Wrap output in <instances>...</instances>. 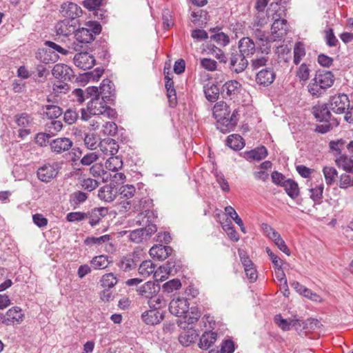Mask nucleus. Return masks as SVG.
<instances>
[{
    "mask_svg": "<svg viewBox=\"0 0 353 353\" xmlns=\"http://www.w3.org/2000/svg\"><path fill=\"white\" fill-rule=\"evenodd\" d=\"M6 319L3 321V324L6 325L20 324L24 319L21 309L17 306L9 309L6 312Z\"/></svg>",
    "mask_w": 353,
    "mask_h": 353,
    "instance_id": "17",
    "label": "nucleus"
},
{
    "mask_svg": "<svg viewBox=\"0 0 353 353\" xmlns=\"http://www.w3.org/2000/svg\"><path fill=\"white\" fill-rule=\"evenodd\" d=\"M275 77V73L272 69H262L256 75V82L260 85L268 87L274 82Z\"/></svg>",
    "mask_w": 353,
    "mask_h": 353,
    "instance_id": "19",
    "label": "nucleus"
},
{
    "mask_svg": "<svg viewBox=\"0 0 353 353\" xmlns=\"http://www.w3.org/2000/svg\"><path fill=\"white\" fill-rule=\"evenodd\" d=\"M129 238L131 241L136 243H141L146 239L141 228L132 231L130 233Z\"/></svg>",
    "mask_w": 353,
    "mask_h": 353,
    "instance_id": "58",
    "label": "nucleus"
},
{
    "mask_svg": "<svg viewBox=\"0 0 353 353\" xmlns=\"http://www.w3.org/2000/svg\"><path fill=\"white\" fill-rule=\"evenodd\" d=\"M172 252V248L170 246L156 245L152 247L150 250V255L153 259H157L159 261L166 259Z\"/></svg>",
    "mask_w": 353,
    "mask_h": 353,
    "instance_id": "23",
    "label": "nucleus"
},
{
    "mask_svg": "<svg viewBox=\"0 0 353 353\" xmlns=\"http://www.w3.org/2000/svg\"><path fill=\"white\" fill-rule=\"evenodd\" d=\"M135 192V188L132 185H123L120 188L121 197L129 199L132 197Z\"/></svg>",
    "mask_w": 353,
    "mask_h": 353,
    "instance_id": "63",
    "label": "nucleus"
},
{
    "mask_svg": "<svg viewBox=\"0 0 353 353\" xmlns=\"http://www.w3.org/2000/svg\"><path fill=\"white\" fill-rule=\"evenodd\" d=\"M259 26L256 25L255 28H252V34L255 38L259 41V48L262 54H268L270 50V46L269 44V34L262 28H257Z\"/></svg>",
    "mask_w": 353,
    "mask_h": 353,
    "instance_id": "8",
    "label": "nucleus"
},
{
    "mask_svg": "<svg viewBox=\"0 0 353 353\" xmlns=\"http://www.w3.org/2000/svg\"><path fill=\"white\" fill-rule=\"evenodd\" d=\"M181 286V283L179 279H172L163 285L164 291L170 293L174 290L179 289Z\"/></svg>",
    "mask_w": 353,
    "mask_h": 353,
    "instance_id": "60",
    "label": "nucleus"
},
{
    "mask_svg": "<svg viewBox=\"0 0 353 353\" xmlns=\"http://www.w3.org/2000/svg\"><path fill=\"white\" fill-rule=\"evenodd\" d=\"M339 167L342 168L345 171L353 173V160L347 157H341L336 161Z\"/></svg>",
    "mask_w": 353,
    "mask_h": 353,
    "instance_id": "44",
    "label": "nucleus"
},
{
    "mask_svg": "<svg viewBox=\"0 0 353 353\" xmlns=\"http://www.w3.org/2000/svg\"><path fill=\"white\" fill-rule=\"evenodd\" d=\"M63 128L61 121L53 120L46 124V128L49 133L54 134L59 132Z\"/></svg>",
    "mask_w": 353,
    "mask_h": 353,
    "instance_id": "55",
    "label": "nucleus"
},
{
    "mask_svg": "<svg viewBox=\"0 0 353 353\" xmlns=\"http://www.w3.org/2000/svg\"><path fill=\"white\" fill-rule=\"evenodd\" d=\"M15 121L19 127L23 129H29L32 125L33 119L26 113H22L15 117Z\"/></svg>",
    "mask_w": 353,
    "mask_h": 353,
    "instance_id": "37",
    "label": "nucleus"
},
{
    "mask_svg": "<svg viewBox=\"0 0 353 353\" xmlns=\"http://www.w3.org/2000/svg\"><path fill=\"white\" fill-rule=\"evenodd\" d=\"M312 113L319 121L336 119L330 112L328 104H318L312 108Z\"/></svg>",
    "mask_w": 353,
    "mask_h": 353,
    "instance_id": "24",
    "label": "nucleus"
},
{
    "mask_svg": "<svg viewBox=\"0 0 353 353\" xmlns=\"http://www.w3.org/2000/svg\"><path fill=\"white\" fill-rule=\"evenodd\" d=\"M88 88H87L85 90H83L82 89H75L72 92V94L74 95L75 100L79 102V103H82L83 101H85V99H88L90 98V99L92 97V95H90L88 94Z\"/></svg>",
    "mask_w": 353,
    "mask_h": 353,
    "instance_id": "48",
    "label": "nucleus"
},
{
    "mask_svg": "<svg viewBox=\"0 0 353 353\" xmlns=\"http://www.w3.org/2000/svg\"><path fill=\"white\" fill-rule=\"evenodd\" d=\"M156 265L154 263L150 261L147 260L143 261L139 268V274L143 277V278H147L150 274H153L154 277L157 281L159 280V278L161 276V272L160 269L158 270H155Z\"/></svg>",
    "mask_w": 353,
    "mask_h": 353,
    "instance_id": "15",
    "label": "nucleus"
},
{
    "mask_svg": "<svg viewBox=\"0 0 353 353\" xmlns=\"http://www.w3.org/2000/svg\"><path fill=\"white\" fill-rule=\"evenodd\" d=\"M105 164L107 169L116 172L123 167V161L119 156L113 155L108 158Z\"/></svg>",
    "mask_w": 353,
    "mask_h": 353,
    "instance_id": "34",
    "label": "nucleus"
},
{
    "mask_svg": "<svg viewBox=\"0 0 353 353\" xmlns=\"http://www.w3.org/2000/svg\"><path fill=\"white\" fill-rule=\"evenodd\" d=\"M217 334L213 332H205L200 339L199 347L201 349L207 350L210 348L216 341Z\"/></svg>",
    "mask_w": 353,
    "mask_h": 353,
    "instance_id": "32",
    "label": "nucleus"
},
{
    "mask_svg": "<svg viewBox=\"0 0 353 353\" xmlns=\"http://www.w3.org/2000/svg\"><path fill=\"white\" fill-rule=\"evenodd\" d=\"M239 52L246 57L253 56L257 50H259V46H256L254 41L248 37L241 38L238 42Z\"/></svg>",
    "mask_w": 353,
    "mask_h": 353,
    "instance_id": "11",
    "label": "nucleus"
},
{
    "mask_svg": "<svg viewBox=\"0 0 353 353\" xmlns=\"http://www.w3.org/2000/svg\"><path fill=\"white\" fill-rule=\"evenodd\" d=\"M226 144L230 148L239 150L243 148L244 142L243 138L239 134H231L226 140Z\"/></svg>",
    "mask_w": 353,
    "mask_h": 353,
    "instance_id": "33",
    "label": "nucleus"
},
{
    "mask_svg": "<svg viewBox=\"0 0 353 353\" xmlns=\"http://www.w3.org/2000/svg\"><path fill=\"white\" fill-rule=\"evenodd\" d=\"M339 186L341 189H346L348 187H353V178L347 174H341L339 179Z\"/></svg>",
    "mask_w": 353,
    "mask_h": 353,
    "instance_id": "57",
    "label": "nucleus"
},
{
    "mask_svg": "<svg viewBox=\"0 0 353 353\" xmlns=\"http://www.w3.org/2000/svg\"><path fill=\"white\" fill-rule=\"evenodd\" d=\"M52 74L56 79L63 81L71 80L74 77L72 70L67 65L63 63L56 64L52 68Z\"/></svg>",
    "mask_w": 353,
    "mask_h": 353,
    "instance_id": "21",
    "label": "nucleus"
},
{
    "mask_svg": "<svg viewBox=\"0 0 353 353\" xmlns=\"http://www.w3.org/2000/svg\"><path fill=\"white\" fill-rule=\"evenodd\" d=\"M283 187L288 195L292 199H295L298 196L299 191L298 184L291 179H287L283 181Z\"/></svg>",
    "mask_w": 353,
    "mask_h": 353,
    "instance_id": "35",
    "label": "nucleus"
},
{
    "mask_svg": "<svg viewBox=\"0 0 353 353\" xmlns=\"http://www.w3.org/2000/svg\"><path fill=\"white\" fill-rule=\"evenodd\" d=\"M271 8L268 10L269 17L274 21L271 30L275 39H281L287 34L288 25L287 20L283 19L285 16V9L277 3H271Z\"/></svg>",
    "mask_w": 353,
    "mask_h": 353,
    "instance_id": "2",
    "label": "nucleus"
},
{
    "mask_svg": "<svg viewBox=\"0 0 353 353\" xmlns=\"http://www.w3.org/2000/svg\"><path fill=\"white\" fill-rule=\"evenodd\" d=\"M323 173L325 182L328 185H331L334 183L338 174L337 170L334 168L330 166L324 167L323 169Z\"/></svg>",
    "mask_w": 353,
    "mask_h": 353,
    "instance_id": "42",
    "label": "nucleus"
},
{
    "mask_svg": "<svg viewBox=\"0 0 353 353\" xmlns=\"http://www.w3.org/2000/svg\"><path fill=\"white\" fill-rule=\"evenodd\" d=\"M114 85L108 79H103L99 88H98L99 97L104 102H110L114 96Z\"/></svg>",
    "mask_w": 353,
    "mask_h": 353,
    "instance_id": "12",
    "label": "nucleus"
},
{
    "mask_svg": "<svg viewBox=\"0 0 353 353\" xmlns=\"http://www.w3.org/2000/svg\"><path fill=\"white\" fill-rule=\"evenodd\" d=\"M274 321L284 331L290 330L292 325H294L295 324V321H288L286 319H283L281 314L275 316Z\"/></svg>",
    "mask_w": 353,
    "mask_h": 353,
    "instance_id": "49",
    "label": "nucleus"
},
{
    "mask_svg": "<svg viewBox=\"0 0 353 353\" xmlns=\"http://www.w3.org/2000/svg\"><path fill=\"white\" fill-rule=\"evenodd\" d=\"M100 151L101 152V154L103 155V159H104L106 157H110L113 155H116L119 150V145L117 142L111 138H106L102 139L99 143V146Z\"/></svg>",
    "mask_w": 353,
    "mask_h": 353,
    "instance_id": "9",
    "label": "nucleus"
},
{
    "mask_svg": "<svg viewBox=\"0 0 353 353\" xmlns=\"http://www.w3.org/2000/svg\"><path fill=\"white\" fill-rule=\"evenodd\" d=\"M107 210L105 208H94L89 214L88 217L89 218V223L92 226H94L99 223L102 217L106 214Z\"/></svg>",
    "mask_w": 353,
    "mask_h": 353,
    "instance_id": "36",
    "label": "nucleus"
},
{
    "mask_svg": "<svg viewBox=\"0 0 353 353\" xmlns=\"http://www.w3.org/2000/svg\"><path fill=\"white\" fill-rule=\"evenodd\" d=\"M117 132V126L114 122H106L103 126V133L106 135L114 136Z\"/></svg>",
    "mask_w": 353,
    "mask_h": 353,
    "instance_id": "64",
    "label": "nucleus"
},
{
    "mask_svg": "<svg viewBox=\"0 0 353 353\" xmlns=\"http://www.w3.org/2000/svg\"><path fill=\"white\" fill-rule=\"evenodd\" d=\"M151 309L159 310L166 306V301L163 297L158 294L154 295L148 301Z\"/></svg>",
    "mask_w": 353,
    "mask_h": 353,
    "instance_id": "39",
    "label": "nucleus"
},
{
    "mask_svg": "<svg viewBox=\"0 0 353 353\" xmlns=\"http://www.w3.org/2000/svg\"><path fill=\"white\" fill-rule=\"evenodd\" d=\"M267 155L268 151L264 146L258 147L245 152V158L248 161H261Z\"/></svg>",
    "mask_w": 353,
    "mask_h": 353,
    "instance_id": "28",
    "label": "nucleus"
},
{
    "mask_svg": "<svg viewBox=\"0 0 353 353\" xmlns=\"http://www.w3.org/2000/svg\"><path fill=\"white\" fill-rule=\"evenodd\" d=\"M198 335L196 330L190 328L180 334L179 341L182 345L188 346L196 340Z\"/></svg>",
    "mask_w": 353,
    "mask_h": 353,
    "instance_id": "29",
    "label": "nucleus"
},
{
    "mask_svg": "<svg viewBox=\"0 0 353 353\" xmlns=\"http://www.w3.org/2000/svg\"><path fill=\"white\" fill-rule=\"evenodd\" d=\"M192 21L194 23H205L208 21V12L203 10L193 11L191 14Z\"/></svg>",
    "mask_w": 353,
    "mask_h": 353,
    "instance_id": "45",
    "label": "nucleus"
},
{
    "mask_svg": "<svg viewBox=\"0 0 353 353\" xmlns=\"http://www.w3.org/2000/svg\"><path fill=\"white\" fill-rule=\"evenodd\" d=\"M88 94L92 95V99L88 102L87 109H81V119L88 121L91 115H101L106 118L113 117L115 111L107 105L109 102H104L99 97L98 88L96 86L88 87Z\"/></svg>",
    "mask_w": 353,
    "mask_h": 353,
    "instance_id": "1",
    "label": "nucleus"
},
{
    "mask_svg": "<svg viewBox=\"0 0 353 353\" xmlns=\"http://www.w3.org/2000/svg\"><path fill=\"white\" fill-rule=\"evenodd\" d=\"M101 31V26L98 22L88 21L85 23V27L75 31L74 37L78 43H89L94 39V36L99 34Z\"/></svg>",
    "mask_w": 353,
    "mask_h": 353,
    "instance_id": "4",
    "label": "nucleus"
},
{
    "mask_svg": "<svg viewBox=\"0 0 353 353\" xmlns=\"http://www.w3.org/2000/svg\"><path fill=\"white\" fill-rule=\"evenodd\" d=\"M99 158V155L95 152H89L84 155L81 159V163L83 165H90L96 162Z\"/></svg>",
    "mask_w": 353,
    "mask_h": 353,
    "instance_id": "53",
    "label": "nucleus"
},
{
    "mask_svg": "<svg viewBox=\"0 0 353 353\" xmlns=\"http://www.w3.org/2000/svg\"><path fill=\"white\" fill-rule=\"evenodd\" d=\"M116 194V189L109 185H106L99 189L98 196L101 200L105 202H111L115 199Z\"/></svg>",
    "mask_w": 353,
    "mask_h": 353,
    "instance_id": "31",
    "label": "nucleus"
},
{
    "mask_svg": "<svg viewBox=\"0 0 353 353\" xmlns=\"http://www.w3.org/2000/svg\"><path fill=\"white\" fill-rule=\"evenodd\" d=\"M324 189V185L323 183L317 185L315 188H311L310 198L315 202L320 201L323 198V192Z\"/></svg>",
    "mask_w": 353,
    "mask_h": 353,
    "instance_id": "51",
    "label": "nucleus"
},
{
    "mask_svg": "<svg viewBox=\"0 0 353 353\" xmlns=\"http://www.w3.org/2000/svg\"><path fill=\"white\" fill-rule=\"evenodd\" d=\"M98 185V181L95 179H92L90 178L83 179L81 183L82 188L84 190H88L89 192H91L95 188H97Z\"/></svg>",
    "mask_w": 353,
    "mask_h": 353,
    "instance_id": "62",
    "label": "nucleus"
},
{
    "mask_svg": "<svg viewBox=\"0 0 353 353\" xmlns=\"http://www.w3.org/2000/svg\"><path fill=\"white\" fill-rule=\"evenodd\" d=\"M305 52L303 44L298 43L296 44L294 49V62L295 64H299L301 59L305 56Z\"/></svg>",
    "mask_w": 353,
    "mask_h": 353,
    "instance_id": "50",
    "label": "nucleus"
},
{
    "mask_svg": "<svg viewBox=\"0 0 353 353\" xmlns=\"http://www.w3.org/2000/svg\"><path fill=\"white\" fill-rule=\"evenodd\" d=\"M325 123L316 126V131L322 134L329 132L334 126H337L339 122L337 119H331L324 121Z\"/></svg>",
    "mask_w": 353,
    "mask_h": 353,
    "instance_id": "47",
    "label": "nucleus"
},
{
    "mask_svg": "<svg viewBox=\"0 0 353 353\" xmlns=\"http://www.w3.org/2000/svg\"><path fill=\"white\" fill-rule=\"evenodd\" d=\"M72 141L69 138L66 137L57 138L50 142L52 151L57 154L68 151L72 148Z\"/></svg>",
    "mask_w": 353,
    "mask_h": 353,
    "instance_id": "16",
    "label": "nucleus"
},
{
    "mask_svg": "<svg viewBox=\"0 0 353 353\" xmlns=\"http://www.w3.org/2000/svg\"><path fill=\"white\" fill-rule=\"evenodd\" d=\"M74 62L76 66L85 70L92 68L95 63L94 57L88 52L77 53L74 57Z\"/></svg>",
    "mask_w": 353,
    "mask_h": 353,
    "instance_id": "13",
    "label": "nucleus"
},
{
    "mask_svg": "<svg viewBox=\"0 0 353 353\" xmlns=\"http://www.w3.org/2000/svg\"><path fill=\"white\" fill-rule=\"evenodd\" d=\"M99 138L94 134H87L84 137V144L90 150H95L99 146Z\"/></svg>",
    "mask_w": 353,
    "mask_h": 353,
    "instance_id": "46",
    "label": "nucleus"
},
{
    "mask_svg": "<svg viewBox=\"0 0 353 353\" xmlns=\"http://www.w3.org/2000/svg\"><path fill=\"white\" fill-rule=\"evenodd\" d=\"M163 319V314L157 310L151 309L142 314V319L147 324H158Z\"/></svg>",
    "mask_w": 353,
    "mask_h": 353,
    "instance_id": "26",
    "label": "nucleus"
},
{
    "mask_svg": "<svg viewBox=\"0 0 353 353\" xmlns=\"http://www.w3.org/2000/svg\"><path fill=\"white\" fill-rule=\"evenodd\" d=\"M334 76L330 71H319L307 85L309 93L315 97H320L327 89L332 87Z\"/></svg>",
    "mask_w": 353,
    "mask_h": 353,
    "instance_id": "3",
    "label": "nucleus"
},
{
    "mask_svg": "<svg viewBox=\"0 0 353 353\" xmlns=\"http://www.w3.org/2000/svg\"><path fill=\"white\" fill-rule=\"evenodd\" d=\"M330 110L336 114H342L350 106L348 97L345 94L332 96L327 103Z\"/></svg>",
    "mask_w": 353,
    "mask_h": 353,
    "instance_id": "7",
    "label": "nucleus"
},
{
    "mask_svg": "<svg viewBox=\"0 0 353 353\" xmlns=\"http://www.w3.org/2000/svg\"><path fill=\"white\" fill-rule=\"evenodd\" d=\"M159 291L160 285L152 281H148L137 289L138 294L148 301L154 295L159 294Z\"/></svg>",
    "mask_w": 353,
    "mask_h": 353,
    "instance_id": "20",
    "label": "nucleus"
},
{
    "mask_svg": "<svg viewBox=\"0 0 353 353\" xmlns=\"http://www.w3.org/2000/svg\"><path fill=\"white\" fill-rule=\"evenodd\" d=\"M78 118L79 114L74 110L68 109L64 113V121L69 125L74 123Z\"/></svg>",
    "mask_w": 353,
    "mask_h": 353,
    "instance_id": "56",
    "label": "nucleus"
},
{
    "mask_svg": "<svg viewBox=\"0 0 353 353\" xmlns=\"http://www.w3.org/2000/svg\"><path fill=\"white\" fill-rule=\"evenodd\" d=\"M91 265L96 270H102L106 268L110 262L108 259V256L105 255H99L94 256L91 260Z\"/></svg>",
    "mask_w": 353,
    "mask_h": 353,
    "instance_id": "38",
    "label": "nucleus"
},
{
    "mask_svg": "<svg viewBox=\"0 0 353 353\" xmlns=\"http://www.w3.org/2000/svg\"><path fill=\"white\" fill-rule=\"evenodd\" d=\"M189 309V303L185 298L177 297L173 299L169 305V310L171 314L181 316L185 314Z\"/></svg>",
    "mask_w": 353,
    "mask_h": 353,
    "instance_id": "10",
    "label": "nucleus"
},
{
    "mask_svg": "<svg viewBox=\"0 0 353 353\" xmlns=\"http://www.w3.org/2000/svg\"><path fill=\"white\" fill-rule=\"evenodd\" d=\"M136 267V263L134 260V256L132 254H128L123 257L120 262V268L123 271L131 270Z\"/></svg>",
    "mask_w": 353,
    "mask_h": 353,
    "instance_id": "43",
    "label": "nucleus"
},
{
    "mask_svg": "<svg viewBox=\"0 0 353 353\" xmlns=\"http://www.w3.org/2000/svg\"><path fill=\"white\" fill-rule=\"evenodd\" d=\"M59 170L58 163H46L37 170V175L41 181L48 183L56 177Z\"/></svg>",
    "mask_w": 353,
    "mask_h": 353,
    "instance_id": "6",
    "label": "nucleus"
},
{
    "mask_svg": "<svg viewBox=\"0 0 353 353\" xmlns=\"http://www.w3.org/2000/svg\"><path fill=\"white\" fill-rule=\"evenodd\" d=\"M75 27L72 24V21L64 19L58 22L55 26V30L57 34L67 37L74 32Z\"/></svg>",
    "mask_w": 353,
    "mask_h": 353,
    "instance_id": "25",
    "label": "nucleus"
},
{
    "mask_svg": "<svg viewBox=\"0 0 353 353\" xmlns=\"http://www.w3.org/2000/svg\"><path fill=\"white\" fill-rule=\"evenodd\" d=\"M241 89V83L236 80H231L225 82L221 90V94L225 99H232L240 92Z\"/></svg>",
    "mask_w": 353,
    "mask_h": 353,
    "instance_id": "14",
    "label": "nucleus"
},
{
    "mask_svg": "<svg viewBox=\"0 0 353 353\" xmlns=\"http://www.w3.org/2000/svg\"><path fill=\"white\" fill-rule=\"evenodd\" d=\"M42 114L49 119H54L63 114L62 109L55 105H46L42 107Z\"/></svg>",
    "mask_w": 353,
    "mask_h": 353,
    "instance_id": "30",
    "label": "nucleus"
},
{
    "mask_svg": "<svg viewBox=\"0 0 353 353\" xmlns=\"http://www.w3.org/2000/svg\"><path fill=\"white\" fill-rule=\"evenodd\" d=\"M296 75L301 81H306L310 77V69L308 66L305 63L301 64L297 70Z\"/></svg>",
    "mask_w": 353,
    "mask_h": 353,
    "instance_id": "59",
    "label": "nucleus"
},
{
    "mask_svg": "<svg viewBox=\"0 0 353 353\" xmlns=\"http://www.w3.org/2000/svg\"><path fill=\"white\" fill-rule=\"evenodd\" d=\"M87 199V194L81 191H77L70 196V201L74 205L83 203Z\"/></svg>",
    "mask_w": 353,
    "mask_h": 353,
    "instance_id": "54",
    "label": "nucleus"
},
{
    "mask_svg": "<svg viewBox=\"0 0 353 353\" xmlns=\"http://www.w3.org/2000/svg\"><path fill=\"white\" fill-rule=\"evenodd\" d=\"M231 110L230 106L224 101L216 103L213 108V115L219 122L225 123V120L228 119Z\"/></svg>",
    "mask_w": 353,
    "mask_h": 353,
    "instance_id": "18",
    "label": "nucleus"
},
{
    "mask_svg": "<svg viewBox=\"0 0 353 353\" xmlns=\"http://www.w3.org/2000/svg\"><path fill=\"white\" fill-rule=\"evenodd\" d=\"M228 60L229 61L230 69L236 73L242 72L248 65L247 57L235 48L231 49L230 53L228 54Z\"/></svg>",
    "mask_w": 353,
    "mask_h": 353,
    "instance_id": "5",
    "label": "nucleus"
},
{
    "mask_svg": "<svg viewBox=\"0 0 353 353\" xmlns=\"http://www.w3.org/2000/svg\"><path fill=\"white\" fill-rule=\"evenodd\" d=\"M211 39L214 40L218 45L223 47L226 46L230 43L229 37L222 32L212 35Z\"/></svg>",
    "mask_w": 353,
    "mask_h": 353,
    "instance_id": "52",
    "label": "nucleus"
},
{
    "mask_svg": "<svg viewBox=\"0 0 353 353\" xmlns=\"http://www.w3.org/2000/svg\"><path fill=\"white\" fill-rule=\"evenodd\" d=\"M179 268V265H177L175 261H172V260L167 262L166 264L160 267V272L161 276L159 278V281L165 280L169 275H174Z\"/></svg>",
    "mask_w": 353,
    "mask_h": 353,
    "instance_id": "27",
    "label": "nucleus"
},
{
    "mask_svg": "<svg viewBox=\"0 0 353 353\" xmlns=\"http://www.w3.org/2000/svg\"><path fill=\"white\" fill-rule=\"evenodd\" d=\"M88 217V214L81 212H70L67 214L66 219L69 222L81 221Z\"/></svg>",
    "mask_w": 353,
    "mask_h": 353,
    "instance_id": "61",
    "label": "nucleus"
},
{
    "mask_svg": "<svg viewBox=\"0 0 353 353\" xmlns=\"http://www.w3.org/2000/svg\"><path fill=\"white\" fill-rule=\"evenodd\" d=\"M204 93L206 99L211 102H214L217 100L219 95V88L212 84L211 85H207L204 88Z\"/></svg>",
    "mask_w": 353,
    "mask_h": 353,
    "instance_id": "41",
    "label": "nucleus"
},
{
    "mask_svg": "<svg viewBox=\"0 0 353 353\" xmlns=\"http://www.w3.org/2000/svg\"><path fill=\"white\" fill-rule=\"evenodd\" d=\"M61 12L63 16L69 18L72 21L81 15L82 10L76 3L72 2H66L61 5Z\"/></svg>",
    "mask_w": 353,
    "mask_h": 353,
    "instance_id": "22",
    "label": "nucleus"
},
{
    "mask_svg": "<svg viewBox=\"0 0 353 353\" xmlns=\"http://www.w3.org/2000/svg\"><path fill=\"white\" fill-rule=\"evenodd\" d=\"M118 282L117 277L113 273L105 274L102 276L100 279V285L101 287L109 289L113 288Z\"/></svg>",
    "mask_w": 353,
    "mask_h": 353,
    "instance_id": "40",
    "label": "nucleus"
}]
</instances>
